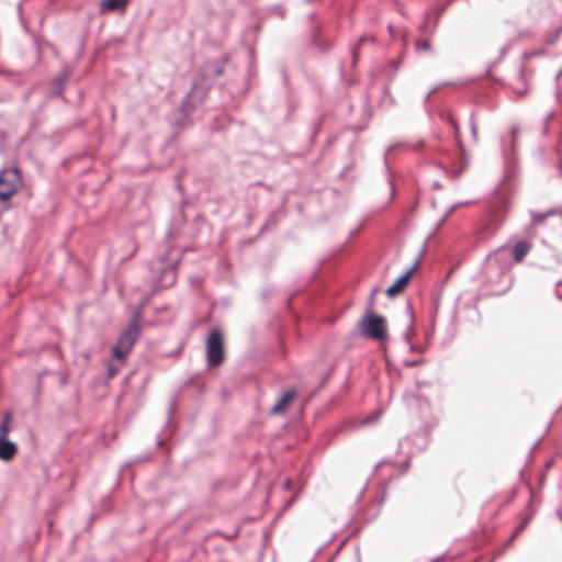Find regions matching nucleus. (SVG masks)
<instances>
[{
	"mask_svg": "<svg viewBox=\"0 0 562 562\" xmlns=\"http://www.w3.org/2000/svg\"><path fill=\"white\" fill-rule=\"evenodd\" d=\"M360 331L363 336L382 339L386 334L385 318L372 313H368L360 322Z\"/></svg>",
	"mask_w": 562,
	"mask_h": 562,
	"instance_id": "obj_2",
	"label": "nucleus"
},
{
	"mask_svg": "<svg viewBox=\"0 0 562 562\" xmlns=\"http://www.w3.org/2000/svg\"><path fill=\"white\" fill-rule=\"evenodd\" d=\"M414 269L415 268H412L411 270H408L405 274L401 276L395 282L394 284H392L387 290H386V295L389 297H393L397 294H400L404 289L405 286L407 285L408 283V280L411 279L413 272H414Z\"/></svg>",
	"mask_w": 562,
	"mask_h": 562,
	"instance_id": "obj_13",
	"label": "nucleus"
},
{
	"mask_svg": "<svg viewBox=\"0 0 562 562\" xmlns=\"http://www.w3.org/2000/svg\"><path fill=\"white\" fill-rule=\"evenodd\" d=\"M530 249V245L526 241L518 243L514 248V256L516 261L522 260V258L527 255Z\"/></svg>",
	"mask_w": 562,
	"mask_h": 562,
	"instance_id": "obj_18",
	"label": "nucleus"
},
{
	"mask_svg": "<svg viewBox=\"0 0 562 562\" xmlns=\"http://www.w3.org/2000/svg\"><path fill=\"white\" fill-rule=\"evenodd\" d=\"M519 131H520V128L517 124H514L510 126V128H509V134H510V138H512L510 140H516V138L519 135Z\"/></svg>",
	"mask_w": 562,
	"mask_h": 562,
	"instance_id": "obj_22",
	"label": "nucleus"
},
{
	"mask_svg": "<svg viewBox=\"0 0 562 562\" xmlns=\"http://www.w3.org/2000/svg\"><path fill=\"white\" fill-rule=\"evenodd\" d=\"M561 76H562V69L557 74L555 80H559Z\"/></svg>",
	"mask_w": 562,
	"mask_h": 562,
	"instance_id": "obj_31",
	"label": "nucleus"
},
{
	"mask_svg": "<svg viewBox=\"0 0 562 562\" xmlns=\"http://www.w3.org/2000/svg\"><path fill=\"white\" fill-rule=\"evenodd\" d=\"M228 57H223L222 59L209 63L205 67V76L214 79L223 76L227 71L226 65H228Z\"/></svg>",
	"mask_w": 562,
	"mask_h": 562,
	"instance_id": "obj_11",
	"label": "nucleus"
},
{
	"mask_svg": "<svg viewBox=\"0 0 562 562\" xmlns=\"http://www.w3.org/2000/svg\"><path fill=\"white\" fill-rule=\"evenodd\" d=\"M375 43V38L373 36L369 35H361L355 46L351 47L350 54H351V65L352 67H356L360 60V47L367 42Z\"/></svg>",
	"mask_w": 562,
	"mask_h": 562,
	"instance_id": "obj_14",
	"label": "nucleus"
},
{
	"mask_svg": "<svg viewBox=\"0 0 562 562\" xmlns=\"http://www.w3.org/2000/svg\"><path fill=\"white\" fill-rule=\"evenodd\" d=\"M470 126H471L472 137L474 139H476L477 138V126H476V124L474 122V114L473 113H471V115H470Z\"/></svg>",
	"mask_w": 562,
	"mask_h": 562,
	"instance_id": "obj_21",
	"label": "nucleus"
},
{
	"mask_svg": "<svg viewBox=\"0 0 562 562\" xmlns=\"http://www.w3.org/2000/svg\"><path fill=\"white\" fill-rule=\"evenodd\" d=\"M69 71L67 69H63L56 78L52 81L50 90L48 92L49 98H61L65 102L67 99L64 95L66 82L69 78Z\"/></svg>",
	"mask_w": 562,
	"mask_h": 562,
	"instance_id": "obj_8",
	"label": "nucleus"
},
{
	"mask_svg": "<svg viewBox=\"0 0 562 562\" xmlns=\"http://www.w3.org/2000/svg\"><path fill=\"white\" fill-rule=\"evenodd\" d=\"M404 55H405V53L402 52L396 59H391L385 65L383 72L385 76L389 77L390 80H392L394 78L396 71L401 67L403 59H404Z\"/></svg>",
	"mask_w": 562,
	"mask_h": 562,
	"instance_id": "obj_16",
	"label": "nucleus"
},
{
	"mask_svg": "<svg viewBox=\"0 0 562 562\" xmlns=\"http://www.w3.org/2000/svg\"><path fill=\"white\" fill-rule=\"evenodd\" d=\"M18 13L20 15V19L22 18V1L18 3Z\"/></svg>",
	"mask_w": 562,
	"mask_h": 562,
	"instance_id": "obj_28",
	"label": "nucleus"
},
{
	"mask_svg": "<svg viewBox=\"0 0 562 562\" xmlns=\"http://www.w3.org/2000/svg\"><path fill=\"white\" fill-rule=\"evenodd\" d=\"M450 1H448L440 10L439 14L436 16V19L434 21L430 20V16L427 14L420 25V31L422 33L424 34H429L431 33L437 23H438V20L440 18V14L447 9V7L449 5Z\"/></svg>",
	"mask_w": 562,
	"mask_h": 562,
	"instance_id": "obj_17",
	"label": "nucleus"
},
{
	"mask_svg": "<svg viewBox=\"0 0 562 562\" xmlns=\"http://www.w3.org/2000/svg\"><path fill=\"white\" fill-rule=\"evenodd\" d=\"M431 92H432V91H429V92L427 93V95H426V100H428V99H429V97H430Z\"/></svg>",
	"mask_w": 562,
	"mask_h": 562,
	"instance_id": "obj_33",
	"label": "nucleus"
},
{
	"mask_svg": "<svg viewBox=\"0 0 562 562\" xmlns=\"http://www.w3.org/2000/svg\"><path fill=\"white\" fill-rule=\"evenodd\" d=\"M315 20H316V13L315 12H311V13L307 14V21L310 23H313Z\"/></svg>",
	"mask_w": 562,
	"mask_h": 562,
	"instance_id": "obj_26",
	"label": "nucleus"
},
{
	"mask_svg": "<svg viewBox=\"0 0 562 562\" xmlns=\"http://www.w3.org/2000/svg\"><path fill=\"white\" fill-rule=\"evenodd\" d=\"M519 76H520L521 78L524 77V70H522V69H520Z\"/></svg>",
	"mask_w": 562,
	"mask_h": 562,
	"instance_id": "obj_34",
	"label": "nucleus"
},
{
	"mask_svg": "<svg viewBox=\"0 0 562 562\" xmlns=\"http://www.w3.org/2000/svg\"><path fill=\"white\" fill-rule=\"evenodd\" d=\"M555 95H557V99H559V98H560V93H559V91H557V92H555Z\"/></svg>",
	"mask_w": 562,
	"mask_h": 562,
	"instance_id": "obj_37",
	"label": "nucleus"
},
{
	"mask_svg": "<svg viewBox=\"0 0 562 562\" xmlns=\"http://www.w3.org/2000/svg\"><path fill=\"white\" fill-rule=\"evenodd\" d=\"M515 93L517 94L518 98H524L527 93H528V89L525 88L522 90H515Z\"/></svg>",
	"mask_w": 562,
	"mask_h": 562,
	"instance_id": "obj_25",
	"label": "nucleus"
},
{
	"mask_svg": "<svg viewBox=\"0 0 562 562\" xmlns=\"http://www.w3.org/2000/svg\"><path fill=\"white\" fill-rule=\"evenodd\" d=\"M7 431H8V428H7V426H5V425H3V426L1 427V435L5 436Z\"/></svg>",
	"mask_w": 562,
	"mask_h": 562,
	"instance_id": "obj_29",
	"label": "nucleus"
},
{
	"mask_svg": "<svg viewBox=\"0 0 562 562\" xmlns=\"http://www.w3.org/2000/svg\"><path fill=\"white\" fill-rule=\"evenodd\" d=\"M20 140L24 142V140H26V137L23 136V137L20 138Z\"/></svg>",
	"mask_w": 562,
	"mask_h": 562,
	"instance_id": "obj_38",
	"label": "nucleus"
},
{
	"mask_svg": "<svg viewBox=\"0 0 562 562\" xmlns=\"http://www.w3.org/2000/svg\"><path fill=\"white\" fill-rule=\"evenodd\" d=\"M438 116L446 127V136L451 137L452 140H461L459 124L454 119L452 112L449 109H440L438 112Z\"/></svg>",
	"mask_w": 562,
	"mask_h": 562,
	"instance_id": "obj_6",
	"label": "nucleus"
},
{
	"mask_svg": "<svg viewBox=\"0 0 562 562\" xmlns=\"http://www.w3.org/2000/svg\"><path fill=\"white\" fill-rule=\"evenodd\" d=\"M316 128H317V127L315 126V127H314L313 133H312V134H311V136H310V140H315V138H316V136H317Z\"/></svg>",
	"mask_w": 562,
	"mask_h": 562,
	"instance_id": "obj_27",
	"label": "nucleus"
},
{
	"mask_svg": "<svg viewBox=\"0 0 562 562\" xmlns=\"http://www.w3.org/2000/svg\"><path fill=\"white\" fill-rule=\"evenodd\" d=\"M207 90L209 87L204 86L203 79H195L181 104L169 112L167 122L173 132V136L168 140H173L175 137L192 124L191 112L204 101Z\"/></svg>",
	"mask_w": 562,
	"mask_h": 562,
	"instance_id": "obj_1",
	"label": "nucleus"
},
{
	"mask_svg": "<svg viewBox=\"0 0 562 562\" xmlns=\"http://www.w3.org/2000/svg\"><path fill=\"white\" fill-rule=\"evenodd\" d=\"M437 140H443V136L439 135Z\"/></svg>",
	"mask_w": 562,
	"mask_h": 562,
	"instance_id": "obj_35",
	"label": "nucleus"
},
{
	"mask_svg": "<svg viewBox=\"0 0 562 562\" xmlns=\"http://www.w3.org/2000/svg\"><path fill=\"white\" fill-rule=\"evenodd\" d=\"M340 75H341V76H344V75H345V72H344V67H342V66H340Z\"/></svg>",
	"mask_w": 562,
	"mask_h": 562,
	"instance_id": "obj_32",
	"label": "nucleus"
},
{
	"mask_svg": "<svg viewBox=\"0 0 562 562\" xmlns=\"http://www.w3.org/2000/svg\"><path fill=\"white\" fill-rule=\"evenodd\" d=\"M544 53H546V50L543 48L533 49V50H530V52H525L522 54V58L524 59H530V58L536 57V56L544 55Z\"/></svg>",
	"mask_w": 562,
	"mask_h": 562,
	"instance_id": "obj_20",
	"label": "nucleus"
},
{
	"mask_svg": "<svg viewBox=\"0 0 562 562\" xmlns=\"http://www.w3.org/2000/svg\"><path fill=\"white\" fill-rule=\"evenodd\" d=\"M559 35H560V32L558 31V32H555L553 35L549 36V37L546 40V45H549V46H550V45H553V44L557 42V40H558Z\"/></svg>",
	"mask_w": 562,
	"mask_h": 562,
	"instance_id": "obj_23",
	"label": "nucleus"
},
{
	"mask_svg": "<svg viewBox=\"0 0 562 562\" xmlns=\"http://www.w3.org/2000/svg\"><path fill=\"white\" fill-rule=\"evenodd\" d=\"M139 327L134 321L120 336L116 345L113 348V353L116 358H124L132 349L134 342L138 338Z\"/></svg>",
	"mask_w": 562,
	"mask_h": 562,
	"instance_id": "obj_4",
	"label": "nucleus"
},
{
	"mask_svg": "<svg viewBox=\"0 0 562 562\" xmlns=\"http://www.w3.org/2000/svg\"><path fill=\"white\" fill-rule=\"evenodd\" d=\"M510 48H512V43H507L506 45H504L499 50V59L503 58Z\"/></svg>",
	"mask_w": 562,
	"mask_h": 562,
	"instance_id": "obj_24",
	"label": "nucleus"
},
{
	"mask_svg": "<svg viewBox=\"0 0 562 562\" xmlns=\"http://www.w3.org/2000/svg\"><path fill=\"white\" fill-rule=\"evenodd\" d=\"M308 45L316 47L319 53L325 54L333 47L334 42L333 40L322 37L321 30L314 27L310 34Z\"/></svg>",
	"mask_w": 562,
	"mask_h": 562,
	"instance_id": "obj_10",
	"label": "nucleus"
},
{
	"mask_svg": "<svg viewBox=\"0 0 562 562\" xmlns=\"http://www.w3.org/2000/svg\"><path fill=\"white\" fill-rule=\"evenodd\" d=\"M542 136H549L551 134H557L559 140H562V120L558 115L557 112H549L544 119L543 125L541 127Z\"/></svg>",
	"mask_w": 562,
	"mask_h": 562,
	"instance_id": "obj_7",
	"label": "nucleus"
},
{
	"mask_svg": "<svg viewBox=\"0 0 562 562\" xmlns=\"http://www.w3.org/2000/svg\"><path fill=\"white\" fill-rule=\"evenodd\" d=\"M131 3L132 0H101L99 11L101 13L124 14Z\"/></svg>",
	"mask_w": 562,
	"mask_h": 562,
	"instance_id": "obj_9",
	"label": "nucleus"
},
{
	"mask_svg": "<svg viewBox=\"0 0 562 562\" xmlns=\"http://www.w3.org/2000/svg\"><path fill=\"white\" fill-rule=\"evenodd\" d=\"M16 445L7 439L5 436L0 435V459L10 461L16 453Z\"/></svg>",
	"mask_w": 562,
	"mask_h": 562,
	"instance_id": "obj_12",
	"label": "nucleus"
},
{
	"mask_svg": "<svg viewBox=\"0 0 562 562\" xmlns=\"http://www.w3.org/2000/svg\"><path fill=\"white\" fill-rule=\"evenodd\" d=\"M21 22H22V25H23V29L25 32H29V27L27 25L23 22V20L21 19Z\"/></svg>",
	"mask_w": 562,
	"mask_h": 562,
	"instance_id": "obj_30",
	"label": "nucleus"
},
{
	"mask_svg": "<svg viewBox=\"0 0 562 562\" xmlns=\"http://www.w3.org/2000/svg\"><path fill=\"white\" fill-rule=\"evenodd\" d=\"M415 49H416L417 53L430 52L431 50V44L427 40H417L415 42Z\"/></svg>",
	"mask_w": 562,
	"mask_h": 562,
	"instance_id": "obj_19",
	"label": "nucleus"
},
{
	"mask_svg": "<svg viewBox=\"0 0 562 562\" xmlns=\"http://www.w3.org/2000/svg\"><path fill=\"white\" fill-rule=\"evenodd\" d=\"M21 186V176L18 169L0 171V200L5 201L16 193Z\"/></svg>",
	"mask_w": 562,
	"mask_h": 562,
	"instance_id": "obj_3",
	"label": "nucleus"
},
{
	"mask_svg": "<svg viewBox=\"0 0 562 562\" xmlns=\"http://www.w3.org/2000/svg\"><path fill=\"white\" fill-rule=\"evenodd\" d=\"M206 355L210 366H218L223 361V336L220 329H213L207 338Z\"/></svg>",
	"mask_w": 562,
	"mask_h": 562,
	"instance_id": "obj_5",
	"label": "nucleus"
},
{
	"mask_svg": "<svg viewBox=\"0 0 562 562\" xmlns=\"http://www.w3.org/2000/svg\"><path fill=\"white\" fill-rule=\"evenodd\" d=\"M295 397V392L288 391L281 395L279 401L272 406L271 413L272 414H281L283 413L289 404L292 402V400Z\"/></svg>",
	"mask_w": 562,
	"mask_h": 562,
	"instance_id": "obj_15",
	"label": "nucleus"
},
{
	"mask_svg": "<svg viewBox=\"0 0 562 562\" xmlns=\"http://www.w3.org/2000/svg\"><path fill=\"white\" fill-rule=\"evenodd\" d=\"M376 419H378V415H374V416L372 417V420H371V422H374V420H376Z\"/></svg>",
	"mask_w": 562,
	"mask_h": 562,
	"instance_id": "obj_36",
	"label": "nucleus"
}]
</instances>
